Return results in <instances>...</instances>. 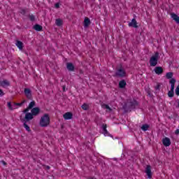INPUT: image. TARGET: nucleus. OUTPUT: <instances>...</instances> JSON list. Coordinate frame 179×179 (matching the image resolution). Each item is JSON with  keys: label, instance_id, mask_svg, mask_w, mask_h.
<instances>
[{"label": "nucleus", "instance_id": "obj_1", "mask_svg": "<svg viewBox=\"0 0 179 179\" xmlns=\"http://www.w3.org/2000/svg\"><path fill=\"white\" fill-rule=\"evenodd\" d=\"M138 105L139 103L136 100L133 99L132 101H130L129 102V107L128 105H127V103H125L123 106V110H124L125 113H128L130 110H134L136 108V107H138Z\"/></svg>", "mask_w": 179, "mask_h": 179}, {"label": "nucleus", "instance_id": "obj_2", "mask_svg": "<svg viewBox=\"0 0 179 179\" xmlns=\"http://www.w3.org/2000/svg\"><path fill=\"white\" fill-rule=\"evenodd\" d=\"M50 115H48V113H45L41 117L39 124L41 127H45L50 125Z\"/></svg>", "mask_w": 179, "mask_h": 179}, {"label": "nucleus", "instance_id": "obj_3", "mask_svg": "<svg viewBox=\"0 0 179 179\" xmlns=\"http://www.w3.org/2000/svg\"><path fill=\"white\" fill-rule=\"evenodd\" d=\"M177 80L176 78H172L171 80H169V83L171 85V90L169 91L168 92V96L169 97L173 98L174 97V87L176 86V83Z\"/></svg>", "mask_w": 179, "mask_h": 179}, {"label": "nucleus", "instance_id": "obj_4", "mask_svg": "<svg viewBox=\"0 0 179 179\" xmlns=\"http://www.w3.org/2000/svg\"><path fill=\"white\" fill-rule=\"evenodd\" d=\"M159 61V52H156L154 55H152L150 59V66H156Z\"/></svg>", "mask_w": 179, "mask_h": 179}, {"label": "nucleus", "instance_id": "obj_5", "mask_svg": "<svg viewBox=\"0 0 179 179\" xmlns=\"http://www.w3.org/2000/svg\"><path fill=\"white\" fill-rule=\"evenodd\" d=\"M115 76L117 78H125L127 76V71L122 69V67H120L117 71L115 72Z\"/></svg>", "mask_w": 179, "mask_h": 179}, {"label": "nucleus", "instance_id": "obj_6", "mask_svg": "<svg viewBox=\"0 0 179 179\" xmlns=\"http://www.w3.org/2000/svg\"><path fill=\"white\" fill-rule=\"evenodd\" d=\"M24 94L28 100H33V93L30 88H24Z\"/></svg>", "mask_w": 179, "mask_h": 179}, {"label": "nucleus", "instance_id": "obj_7", "mask_svg": "<svg viewBox=\"0 0 179 179\" xmlns=\"http://www.w3.org/2000/svg\"><path fill=\"white\" fill-rule=\"evenodd\" d=\"M34 117H33L31 113H27L25 114V117L24 119H22V117H20V121L24 122H29V121H31Z\"/></svg>", "mask_w": 179, "mask_h": 179}, {"label": "nucleus", "instance_id": "obj_8", "mask_svg": "<svg viewBox=\"0 0 179 179\" xmlns=\"http://www.w3.org/2000/svg\"><path fill=\"white\" fill-rule=\"evenodd\" d=\"M162 144L166 148H169V146H170V145H171V140H170V138H169V137H165L162 139Z\"/></svg>", "mask_w": 179, "mask_h": 179}, {"label": "nucleus", "instance_id": "obj_9", "mask_svg": "<svg viewBox=\"0 0 179 179\" xmlns=\"http://www.w3.org/2000/svg\"><path fill=\"white\" fill-rule=\"evenodd\" d=\"M31 114H32L33 117H36V115H38V114H40V108L38 107L33 108L31 110Z\"/></svg>", "mask_w": 179, "mask_h": 179}, {"label": "nucleus", "instance_id": "obj_10", "mask_svg": "<svg viewBox=\"0 0 179 179\" xmlns=\"http://www.w3.org/2000/svg\"><path fill=\"white\" fill-rule=\"evenodd\" d=\"M145 173L148 178H152V166L150 165H147L145 168Z\"/></svg>", "mask_w": 179, "mask_h": 179}, {"label": "nucleus", "instance_id": "obj_11", "mask_svg": "<svg viewBox=\"0 0 179 179\" xmlns=\"http://www.w3.org/2000/svg\"><path fill=\"white\" fill-rule=\"evenodd\" d=\"M129 27H134V29H138V22L135 18L131 20V22L129 23Z\"/></svg>", "mask_w": 179, "mask_h": 179}, {"label": "nucleus", "instance_id": "obj_12", "mask_svg": "<svg viewBox=\"0 0 179 179\" xmlns=\"http://www.w3.org/2000/svg\"><path fill=\"white\" fill-rule=\"evenodd\" d=\"M73 117V114L71 112H67L64 114L63 117L64 120H72Z\"/></svg>", "mask_w": 179, "mask_h": 179}, {"label": "nucleus", "instance_id": "obj_13", "mask_svg": "<svg viewBox=\"0 0 179 179\" xmlns=\"http://www.w3.org/2000/svg\"><path fill=\"white\" fill-rule=\"evenodd\" d=\"M154 72H155V73L157 75H162V73H163V67H162V66H156L154 69Z\"/></svg>", "mask_w": 179, "mask_h": 179}, {"label": "nucleus", "instance_id": "obj_14", "mask_svg": "<svg viewBox=\"0 0 179 179\" xmlns=\"http://www.w3.org/2000/svg\"><path fill=\"white\" fill-rule=\"evenodd\" d=\"M1 87H9L10 86V83L8 80H3V81H1Z\"/></svg>", "mask_w": 179, "mask_h": 179}, {"label": "nucleus", "instance_id": "obj_15", "mask_svg": "<svg viewBox=\"0 0 179 179\" xmlns=\"http://www.w3.org/2000/svg\"><path fill=\"white\" fill-rule=\"evenodd\" d=\"M66 68L70 72H73V71H75V66L71 62L66 64Z\"/></svg>", "mask_w": 179, "mask_h": 179}, {"label": "nucleus", "instance_id": "obj_16", "mask_svg": "<svg viewBox=\"0 0 179 179\" xmlns=\"http://www.w3.org/2000/svg\"><path fill=\"white\" fill-rule=\"evenodd\" d=\"M171 17L176 22V23H177V24H179V16L177 15V14L173 13L171 14Z\"/></svg>", "mask_w": 179, "mask_h": 179}, {"label": "nucleus", "instance_id": "obj_17", "mask_svg": "<svg viewBox=\"0 0 179 179\" xmlns=\"http://www.w3.org/2000/svg\"><path fill=\"white\" fill-rule=\"evenodd\" d=\"M92 22H90V19L89 17H86L84 20V27H89L90 26V24Z\"/></svg>", "mask_w": 179, "mask_h": 179}, {"label": "nucleus", "instance_id": "obj_18", "mask_svg": "<svg viewBox=\"0 0 179 179\" xmlns=\"http://www.w3.org/2000/svg\"><path fill=\"white\" fill-rule=\"evenodd\" d=\"M33 29L34 30H36V31H43V26L38 24H36Z\"/></svg>", "mask_w": 179, "mask_h": 179}, {"label": "nucleus", "instance_id": "obj_19", "mask_svg": "<svg viewBox=\"0 0 179 179\" xmlns=\"http://www.w3.org/2000/svg\"><path fill=\"white\" fill-rule=\"evenodd\" d=\"M127 86V81L125 80H122L119 82L120 89H124Z\"/></svg>", "mask_w": 179, "mask_h": 179}, {"label": "nucleus", "instance_id": "obj_20", "mask_svg": "<svg viewBox=\"0 0 179 179\" xmlns=\"http://www.w3.org/2000/svg\"><path fill=\"white\" fill-rule=\"evenodd\" d=\"M15 45L17 46L19 50H23V42H22L20 41H17Z\"/></svg>", "mask_w": 179, "mask_h": 179}, {"label": "nucleus", "instance_id": "obj_21", "mask_svg": "<svg viewBox=\"0 0 179 179\" xmlns=\"http://www.w3.org/2000/svg\"><path fill=\"white\" fill-rule=\"evenodd\" d=\"M23 122V127L25 128L26 131L28 132H31V129H30V127L28 126L27 122Z\"/></svg>", "mask_w": 179, "mask_h": 179}, {"label": "nucleus", "instance_id": "obj_22", "mask_svg": "<svg viewBox=\"0 0 179 179\" xmlns=\"http://www.w3.org/2000/svg\"><path fill=\"white\" fill-rule=\"evenodd\" d=\"M35 106H36V101H31L28 106V108H29V110H33V108H34Z\"/></svg>", "mask_w": 179, "mask_h": 179}, {"label": "nucleus", "instance_id": "obj_23", "mask_svg": "<svg viewBox=\"0 0 179 179\" xmlns=\"http://www.w3.org/2000/svg\"><path fill=\"white\" fill-rule=\"evenodd\" d=\"M150 128V126L148 124H143L141 127L142 131H144V132H146Z\"/></svg>", "mask_w": 179, "mask_h": 179}, {"label": "nucleus", "instance_id": "obj_24", "mask_svg": "<svg viewBox=\"0 0 179 179\" xmlns=\"http://www.w3.org/2000/svg\"><path fill=\"white\" fill-rule=\"evenodd\" d=\"M55 24H56V26H58L59 27L62 26V24H64V22L62 21V20L58 18L56 20Z\"/></svg>", "mask_w": 179, "mask_h": 179}, {"label": "nucleus", "instance_id": "obj_25", "mask_svg": "<svg viewBox=\"0 0 179 179\" xmlns=\"http://www.w3.org/2000/svg\"><path fill=\"white\" fill-rule=\"evenodd\" d=\"M173 76H174V73L168 72V73H166V79H171V80L172 79H173Z\"/></svg>", "mask_w": 179, "mask_h": 179}, {"label": "nucleus", "instance_id": "obj_26", "mask_svg": "<svg viewBox=\"0 0 179 179\" xmlns=\"http://www.w3.org/2000/svg\"><path fill=\"white\" fill-rule=\"evenodd\" d=\"M29 13V9L26 8V9H21V10L20 11V13H21V15H22L23 16H24V15H26V13Z\"/></svg>", "mask_w": 179, "mask_h": 179}, {"label": "nucleus", "instance_id": "obj_27", "mask_svg": "<svg viewBox=\"0 0 179 179\" xmlns=\"http://www.w3.org/2000/svg\"><path fill=\"white\" fill-rule=\"evenodd\" d=\"M81 108H83V110H84L85 111H87V110H89V105H87V103H83L81 106Z\"/></svg>", "mask_w": 179, "mask_h": 179}, {"label": "nucleus", "instance_id": "obj_28", "mask_svg": "<svg viewBox=\"0 0 179 179\" xmlns=\"http://www.w3.org/2000/svg\"><path fill=\"white\" fill-rule=\"evenodd\" d=\"M103 135L104 136H110V138H113V135L110 134L107 129L103 131Z\"/></svg>", "mask_w": 179, "mask_h": 179}, {"label": "nucleus", "instance_id": "obj_29", "mask_svg": "<svg viewBox=\"0 0 179 179\" xmlns=\"http://www.w3.org/2000/svg\"><path fill=\"white\" fill-rule=\"evenodd\" d=\"M29 20H31V22H34V20H36V16H34V15L31 14L29 15Z\"/></svg>", "mask_w": 179, "mask_h": 179}, {"label": "nucleus", "instance_id": "obj_30", "mask_svg": "<svg viewBox=\"0 0 179 179\" xmlns=\"http://www.w3.org/2000/svg\"><path fill=\"white\" fill-rule=\"evenodd\" d=\"M25 102L26 101H23L22 103H14V106H19L20 107H22Z\"/></svg>", "mask_w": 179, "mask_h": 179}, {"label": "nucleus", "instance_id": "obj_31", "mask_svg": "<svg viewBox=\"0 0 179 179\" xmlns=\"http://www.w3.org/2000/svg\"><path fill=\"white\" fill-rule=\"evenodd\" d=\"M7 106H8L9 110H10L11 111L13 110V107L12 106L11 102H8Z\"/></svg>", "mask_w": 179, "mask_h": 179}, {"label": "nucleus", "instance_id": "obj_32", "mask_svg": "<svg viewBox=\"0 0 179 179\" xmlns=\"http://www.w3.org/2000/svg\"><path fill=\"white\" fill-rule=\"evenodd\" d=\"M102 107H103L104 108H106V110H109V111H111V108L110 107V106L107 105V104H103L102 106Z\"/></svg>", "mask_w": 179, "mask_h": 179}, {"label": "nucleus", "instance_id": "obj_33", "mask_svg": "<svg viewBox=\"0 0 179 179\" xmlns=\"http://www.w3.org/2000/svg\"><path fill=\"white\" fill-rule=\"evenodd\" d=\"M160 83H158L155 87V90H157V92H160Z\"/></svg>", "mask_w": 179, "mask_h": 179}, {"label": "nucleus", "instance_id": "obj_34", "mask_svg": "<svg viewBox=\"0 0 179 179\" xmlns=\"http://www.w3.org/2000/svg\"><path fill=\"white\" fill-rule=\"evenodd\" d=\"M146 92L148 94V96H149V97H153V94H152V92H150V90H147Z\"/></svg>", "mask_w": 179, "mask_h": 179}, {"label": "nucleus", "instance_id": "obj_35", "mask_svg": "<svg viewBox=\"0 0 179 179\" xmlns=\"http://www.w3.org/2000/svg\"><path fill=\"white\" fill-rule=\"evenodd\" d=\"M175 93L176 96H179V85H178L175 90Z\"/></svg>", "mask_w": 179, "mask_h": 179}, {"label": "nucleus", "instance_id": "obj_36", "mask_svg": "<svg viewBox=\"0 0 179 179\" xmlns=\"http://www.w3.org/2000/svg\"><path fill=\"white\" fill-rule=\"evenodd\" d=\"M3 96H5V92H3V90L0 89V97H3Z\"/></svg>", "mask_w": 179, "mask_h": 179}, {"label": "nucleus", "instance_id": "obj_37", "mask_svg": "<svg viewBox=\"0 0 179 179\" xmlns=\"http://www.w3.org/2000/svg\"><path fill=\"white\" fill-rule=\"evenodd\" d=\"M102 129H103V131H106L107 130V124H102Z\"/></svg>", "mask_w": 179, "mask_h": 179}, {"label": "nucleus", "instance_id": "obj_38", "mask_svg": "<svg viewBox=\"0 0 179 179\" xmlns=\"http://www.w3.org/2000/svg\"><path fill=\"white\" fill-rule=\"evenodd\" d=\"M29 110H30V108H29L28 106H27V108L25 110H24L23 113L24 114H27V113H29Z\"/></svg>", "mask_w": 179, "mask_h": 179}, {"label": "nucleus", "instance_id": "obj_39", "mask_svg": "<svg viewBox=\"0 0 179 179\" xmlns=\"http://www.w3.org/2000/svg\"><path fill=\"white\" fill-rule=\"evenodd\" d=\"M55 8H56V9H59V3H56L55 4Z\"/></svg>", "mask_w": 179, "mask_h": 179}, {"label": "nucleus", "instance_id": "obj_40", "mask_svg": "<svg viewBox=\"0 0 179 179\" xmlns=\"http://www.w3.org/2000/svg\"><path fill=\"white\" fill-rule=\"evenodd\" d=\"M175 134H176V135H179V129H176V130L175 131Z\"/></svg>", "mask_w": 179, "mask_h": 179}, {"label": "nucleus", "instance_id": "obj_41", "mask_svg": "<svg viewBox=\"0 0 179 179\" xmlns=\"http://www.w3.org/2000/svg\"><path fill=\"white\" fill-rule=\"evenodd\" d=\"M66 87L65 85H63V86H62L63 92H66V91L65 90Z\"/></svg>", "mask_w": 179, "mask_h": 179}, {"label": "nucleus", "instance_id": "obj_42", "mask_svg": "<svg viewBox=\"0 0 179 179\" xmlns=\"http://www.w3.org/2000/svg\"><path fill=\"white\" fill-rule=\"evenodd\" d=\"M50 166H46V169L47 170H50Z\"/></svg>", "mask_w": 179, "mask_h": 179}, {"label": "nucleus", "instance_id": "obj_43", "mask_svg": "<svg viewBox=\"0 0 179 179\" xmlns=\"http://www.w3.org/2000/svg\"><path fill=\"white\" fill-rule=\"evenodd\" d=\"M113 160H115V162H117V158H113Z\"/></svg>", "mask_w": 179, "mask_h": 179}, {"label": "nucleus", "instance_id": "obj_44", "mask_svg": "<svg viewBox=\"0 0 179 179\" xmlns=\"http://www.w3.org/2000/svg\"><path fill=\"white\" fill-rule=\"evenodd\" d=\"M3 162V164L6 165V162H5V161H2Z\"/></svg>", "mask_w": 179, "mask_h": 179}, {"label": "nucleus", "instance_id": "obj_45", "mask_svg": "<svg viewBox=\"0 0 179 179\" xmlns=\"http://www.w3.org/2000/svg\"><path fill=\"white\" fill-rule=\"evenodd\" d=\"M178 107H179V99H178Z\"/></svg>", "mask_w": 179, "mask_h": 179}, {"label": "nucleus", "instance_id": "obj_46", "mask_svg": "<svg viewBox=\"0 0 179 179\" xmlns=\"http://www.w3.org/2000/svg\"><path fill=\"white\" fill-rule=\"evenodd\" d=\"M80 73H83V71L82 70H80Z\"/></svg>", "mask_w": 179, "mask_h": 179}, {"label": "nucleus", "instance_id": "obj_47", "mask_svg": "<svg viewBox=\"0 0 179 179\" xmlns=\"http://www.w3.org/2000/svg\"><path fill=\"white\" fill-rule=\"evenodd\" d=\"M0 86H1V81H0Z\"/></svg>", "mask_w": 179, "mask_h": 179}]
</instances>
